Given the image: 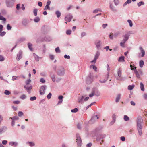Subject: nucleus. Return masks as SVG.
<instances>
[{
	"label": "nucleus",
	"instance_id": "nucleus-1",
	"mask_svg": "<svg viewBox=\"0 0 147 147\" xmlns=\"http://www.w3.org/2000/svg\"><path fill=\"white\" fill-rule=\"evenodd\" d=\"M56 73L57 75L60 76H64L65 73L64 68L61 66H59L57 68Z\"/></svg>",
	"mask_w": 147,
	"mask_h": 147
},
{
	"label": "nucleus",
	"instance_id": "nucleus-2",
	"mask_svg": "<svg viewBox=\"0 0 147 147\" xmlns=\"http://www.w3.org/2000/svg\"><path fill=\"white\" fill-rule=\"evenodd\" d=\"M136 67H134V72L136 75V77L140 79V75L142 76L143 75V73L141 69H139L137 71L136 69Z\"/></svg>",
	"mask_w": 147,
	"mask_h": 147
},
{
	"label": "nucleus",
	"instance_id": "nucleus-3",
	"mask_svg": "<svg viewBox=\"0 0 147 147\" xmlns=\"http://www.w3.org/2000/svg\"><path fill=\"white\" fill-rule=\"evenodd\" d=\"M15 0H5L6 6L8 7H11L13 5Z\"/></svg>",
	"mask_w": 147,
	"mask_h": 147
},
{
	"label": "nucleus",
	"instance_id": "nucleus-4",
	"mask_svg": "<svg viewBox=\"0 0 147 147\" xmlns=\"http://www.w3.org/2000/svg\"><path fill=\"white\" fill-rule=\"evenodd\" d=\"M76 137L78 146L79 147H80L81 146L82 140L79 134L77 133L76 134Z\"/></svg>",
	"mask_w": 147,
	"mask_h": 147
},
{
	"label": "nucleus",
	"instance_id": "nucleus-5",
	"mask_svg": "<svg viewBox=\"0 0 147 147\" xmlns=\"http://www.w3.org/2000/svg\"><path fill=\"white\" fill-rule=\"evenodd\" d=\"M137 127L139 134V135L141 136L142 134V126L141 125V124H137Z\"/></svg>",
	"mask_w": 147,
	"mask_h": 147
},
{
	"label": "nucleus",
	"instance_id": "nucleus-6",
	"mask_svg": "<svg viewBox=\"0 0 147 147\" xmlns=\"http://www.w3.org/2000/svg\"><path fill=\"white\" fill-rule=\"evenodd\" d=\"M47 86L46 85H43L41 86L39 90L40 94L41 95L44 94L45 93V90Z\"/></svg>",
	"mask_w": 147,
	"mask_h": 147
},
{
	"label": "nucleus",
	"instance_id": "nucleus-7",
	"mask_svg": "<svg viewBox=\"0 0 147 147\" xmlns=\"http://www.w3.org/2000/svg\"><path fill=\"white\" fill-rule=\"evenodd\" d=\"M92 76L91 74L90 73L86 78V82L87 84H90L91 83L92 81Z\"/></svg>",
	"mask_w": 147,
	"mask_h": 147
},
{
	"label": "nucleus",
	"instance_id": "nucleus-8",
	"mask_svg": "<svg viewBox=\"0 0 147 147\" xmlns=\"http://www.w3.org/2000/svg\"><path fill=\"white\" fill-rule=\"evenodd\" d=\"M98 96L100 95V93L96 88H94L92 89V97L94 96Z\"/></svg>",
	"mask_w": 147,
	"mask_h": 147
},
{
	"label": "nucleus",
	"instance_id": "nucleus-9",
	"mask_svg": "<svg viewBox=\"0 0 147 147\" xmlns=\"http://www.w3.org/2000/svg\"><path fill=\"white\" fill-rule=\"evenodd\" d=\"M73 18V16L72 14H69L67 15L65 17V20L66 21H67L68 22H70L71 21V19Z\"/></svg>",
	"mask_w": 147,
	"mask_h": 147
},
{
	"label": "nucleus",
	"instance_id": "nucleus-10",
	"mask_svg": "<svg viewBox=\"0 0 147 147\" xmlns=\"http://www.w3.org/2000/svg\"><path fill=\"white\" fill-rule=\"evenodd\" d=\"M109 8L113 12H117V10L116 9L115 7L113 5V3H112L111 1L109 2Z\"/></svg>",
	"mask_w": 147,
	"mask_h": 147
},
{
	"label": "nucleus",
	"instance_id": "nucleus-11",
	"mask_svg": "<svg viewBox=\"0 0 147 147\" xmlns=\"http://www.w3.org/2000/svg\"><path fill=\"white\" fill-rule=\"evenodd\" d=\"M30 22L26 18L23 19L22 24V25L25 26H28V24Z\"/></svg>",
	"mask_w": 147,
	"mask_h": 147
},
{
	"label": "nucleus",
	"instance_id": "nucleus-12",
	"mask_svg": "<svg viewBox=\"0 0 147 147\" xmlns=\"http://www.w3.org/2000/svg\"><path fill=\"white\" fill-rule=\"evenodd\" d=\"M129 36L130 35L128 33L122 36V37L123 38L122 40L124 42H126L128 40Z\"/></svg>",
	"mask_w": 147,
	"mask_h": 147
},
{
	"label": "nucleus",
	"instance_id": "nucleus-13",
	"mask_svg": "<svg viewBox=\"0 0 147 147\" xmlns=\"http://www.w3.org/2000/svg\"><path fill=\"white\" fill-rule=\"evenodd\" d=\"M100 55V53L98 51H97L95 55L94 58V59L92 60V63H95L96 62V60L98 59L99 56Z\"/></svg>",
	"mask_w": 147,
	"mask_h": 147
},
{
	"label": "nucleus",
	"instance_id": "nucleus-14",
	"mask_svg": "<svg viewBox=\"0 0 147 147\" xmlns=\"http://www.w3.org/2000/svg\"><path fill=\"white\" fill-rule=\"evenodd\" d=\"M106 136L105 135L99 134L97 136L96 140L98 142L100 139H103Z\"/></svg>",
	"mask_w": 147,
	"mask_h": 147
},
{
	"label": "nucleus",
	"instance_id": "nucleus-15",
	"mask_svg": "<svg viewBox=\"0 0 147 147\" xmlns=\"http://www.w3.org/2000/svg\"><path fill=\"white\" fill-rule=\"evenodd\" d=\"M25 40H26V38L24 37H22L20 38L17 40L16 42V44H19V43L25 41Z\"/></svg>",
	"mask_w": 147,
	"mask_h": 147
},
{
	"label": "nucleus",
	"instance_id": "nucleus-16",
	"mask_svg": "<svg viewBox=\"0 0 147 147\" xmlns=\"http://www.w3.org/2000/svg\"><path fill=\"white\" fill-rule=\"evenodd\" d=\"M22 51L21 50L19 51L18 53L17 54L16 59L18 61L19 60L22 58Z\"/></svg>",
	"mask_w": 147,
	"mask_h": 147
},
{
	"label": "nucleus",
	"instance_id": "nucleus-17",
	"mask_svg": "<svg viewBox=\"0 0 147 147\" xmlns=\"http://www.w3.org/2000/svg\"><path fill=\"white\" fill-rule=\"evenodd\" d=\"M143 121V120L140 116H138L136 122L137 124H141Z\"/></svg>",
	"mask_w": 147,
	"mask_h": 147
},
{
	"label": "nucleus",
	"instance_id": "nucleus-18",
	"mask_svg": "<svg viewBox=\"0 0 147 147\" xmlns=\"http://www.w3.org/2000/svg\"><path fill=\"white\" fill-rule=\"evenodd\" d=\"M7 129V128L6 126H2L0 128V134L5 132Z\"/></svg>",
	"mask_w": 147,
	"mask_h": 147
},
{
	"label": "nucleus",
	"instance_id": "nucleus-19",
	"mask_svg": "<svg viewBox=\"0 0 147 147\" xmlns=\"http://www.w3.org/2000/svg\"><path fill=\"white\" fill-rule=\"evenodd\" d=\"M98 119L99 117L97 115L92 116V123L96 121Z\"/></svg>",
	"mask_w": 147,
	"mask_h": 147
},
{
	"label": "nucleus",
	"instance_id": "nucleus-20",
	"mask_svg": "<svg viewBox=\"0 0 147 147\" xmlns=\"http://www.w3.org/2000/svg\"><path fill=\"white\" fill-rule=\"evenodd\" d=\"M84 96H81L79 97L78 98V102L79 103H82L84 102L83 100L84 98Z\"/></svg>",
	"mask_w": 147,
	"mask_h": 147
},
{
	"label": "nucleus",
	"instance_id": "nucleus-21",
	"mask_svg": "<svg viewBox=\"0 0 147 147\" xmlns=\"http://www.w3.org/2000/svg\"><path fill=\"white\" fill-rule=\"evenodd\" d=\"M24 88L27 90V92L30 93L29 92L31 90L32 88V86L31 85L30 86H24Z\"/></svg>",
	"mask_w": 147,
	"mask_h": 147
},
{
	"label": "nucleus",
	"instance_id": "nucleus-22",
	"mask_svg": "<svg viewBox=\"0 0 147 147\" xmlns=\"http://www.w3.org/2000/svg\"><path fill=\"white\" fill-rule=\"evenodd\" d=\"M100 42L101 41L100 40H96L95 42V44L96 45V47L98 49H99L100 46Z\"/></svg>",
	"mask_w": 147,
	"mask_h": 147
},
{
	"label": "nucleus",
	"instance_id": "nucleus-23",
	"mask_svg": "<svg viewBox=\"0 0 147 147\" xmlns=\"http://www.w3.org/2000/svg\"><path fill=\"white\" fill-rule=\"evenodd\" d=\"M92 123V117L88 121H86L85 122V125L86 127L87 126L89 125H91Z\"/></svg>",
	"mask_w": 147,
	"mask_h": 147
},
{
	"label": "nucleus",
	"instance_id": "nucleus-24",
	"mask_svg": "<svg viewBox=\"0 0 147 147\" xmlns=\"http://www.w3.org/2000/svg\"><path fill=\"white\" fill-rule=\"evenodd\" d=\"M105 78L104 79L103 81L100 80V82L101 83H105L106 82V81L108 80L109 77V74H108L106 75H105Z\"/></svg>",
	"mask_w": 147,
	"mask_h": 147
},
{
	"label": "nucleus",
	"instance_id": "nucleus-25",
	"mask_svg": "<svg viewBox=\"0 0 147 147\" xmlns=\"http://www.w3.org/2000/svg\"><path fill=\"white\" fill-rule=\"evenodd\" d=\"M139 49L141 51V53H142V57H143L145 55V51L141 47H139Z\"/></svg>",
	"mask_w": 147,
	"mask_h": 147
},
{
	"label": "nucleus",
	"instance_id": "nucleus-26",
	"mask_svg": "<svg viewBox=\"0 0 147 147\" xmlns=\"http://www.w3.org/2000/svg\"><path fill=\"white\" fill-rule=\"evenodd\" d=\"M33 56L35 57V59L36 61H39V58L40 57L37 56L35 53H33Z\"/></svg>",
	"mask_w": 147,
	"mask_h": 147
},
{
	"label": "nucleus",
	"instance_id": "nucleus-27",
	"mask_svg": "<svg viewBox=\"0 0 147 147\" xmlns=\"http://www.w3.org/2000/svg\"><path fill=\"white\" fill-rule=\"evenodd\" d=\"M131 0H127L126 2L124 3V4L123 5V7H125L127 5V4H129L131 3Z\"/></svg>",
	"mask_w": 147,
	"mask_h": 147
},
{
	"label": "nucleus",
	"instance_id": "nucleus-28",
	"mask_svg": "<svg viewBox=\"0 0 147 147\" xmlns=\"http://www.w3.org/2000/svg\"><path fill=\"white\" fill-rule=\"evenodd\" d=\"M44 40L47 41H50L52 40V39L49 36H46L44 38Z\"/></svg>",
	"mask_w": 147,
	"mask_h": 147
},
{
	"label": "nucleus",
	"instance_id": "nucleus-29",
	"mask_svg": "<svg viewBox=\"0 0 147 147\" xmlns=\"http://www.w3.org/2000/svg\"><path fill=\"white\" fill-rule=\"evenodd\" d=\"M121 95L120 94H119L117 95L116 98L115 102H116L117 103L119 101L120 99Z\"/></svg>",
	"mask_w": 147,
	"mask_h": 147
},
{
	"label": "nucleus",
	"instance_id": "nucleus-30",
	"mask_svg": "<svg viewBox=\"0 0 147 147\" xmlns=\"http://www.w3.org/2000/svg\"><path fill=\"white\" fill-rule=\"evenodd\" d=\"M9 145L12 146L14 145L15 146H16L18 145V143L17 142H11L9 143Z\"/></svg>",
	"mask_w": 147,
	"mask_h": 147
},
{
	"label": "nucleus",
	"instance_id": "nucleus-31",
	"mask_svg": "<svg viewBox=\"0 0 147 147\" xmlns=\"http://www.w3.org/2000/svg\"><path fill=\"white\" fill-rule=\"evenodd\" d=\"M26 144H28L31 147L34 146L35 145V143L32 142H26Z\"/></svg>",
	"mask_w": 147,
	"mask_h": 147
},
{
	"label": "nucleus",
	"instance_id": "nucleus-32",
	"mask_svg": "<svg viewBox=\"0 0 147 147\" xmlns=\"http://www.w3.org/2000/svg\"><path fill=\"white\" fill-rule=\"evenodd\" d=\"M28 45L29 50L31 51H33V49L31 47L32 46V45L31 43L29 42L28 43Z\"/></svg>",
	"mask_w": 147,
	"mask_h": 147
},
{
	"label": "nucleus",
	"instance_id": "nucleus-33",
	"mask_svg": "<svg viewBox=\"0 0 147 147\" xmlns=\"http://www.w3.org/2000/svg\"><path fill=\"white\" fill-rule=\"evenodd\" d=\"M140 88L142 91H144V86L142 82H140Z\"/></svg>",
	"mask_w": 147,
	"mask_h": 147
},
{
	"label": "nucleus",
	"instance_id": "nucleus-34",
	"mask_svg": "<svg viewBox=\"0 0 147 147\" xmlns=\"http://www.w3.org/2000/svg\"><path fill=\"white\" fill-rule=\"evenodd\" d=\"M9 119H11L13 120H17L19 119V118L17 116H14L12 117H11L9 118Z\"/></svg>",
	"mask_w": 147,
	"mask_h": 147
},
{
	"label": "nucleus",
	"instance_id": "nucleus-35",
	"mask_svg": "<svg viewBox=\"0 0 147 147\" xmlns=\"http://www.w3.org/2000/svg\"><path fill=\"white\" fill-rule=\"evenodd\" d=\"M55 13L57 15V18H59L60 17L61 15V13L59 11H57L55 12Z\"/></svg>",
	"mask_w": 147,
	"mask_h": 147
},
{
	"label": "nucleus",
	"instance_id": "nucleus-36",
	"mask_svg": "<svg viewBox=\"0 0 147 147\" xmlns=\"http://www.w3.org/2000/svg\"><path fill=\"white\" fill-rule=\"evenodd\" d=\"M144 61L143 60H141L140 61L139 66L140 67H143V66L144 65Z\"/></svg>",
	"mask_w": 147,
	"mask_h": 147
},
{
	"label": "nucleus",
	"instance_id": "nucleus-37",
	"mask_svg": "<svg viewBox=\"0 0 147 147\" xmlns=\"http://www.w3.org/2000/svg\"><path fill=\"white\" fill-rule=\"evenodd\" d=\"M102 12V11L101 9H99L98 8L96 9L95 10H94L92 12L93 13H97L98 11Z\"/></svg>",
	"mask_w": 147,
	"mask_h": 147
},
{
	"label": "nucleus",
	"instance_id": "nucleus-38",
	"mask_svg": "<svg viewBox=\"0 0 147 147\" xmlns=\"http://www.w3.org/2000/svg\"><path fill=\"white\" fill-rule=\"evenodd\" d=\"M124 59V57L123 56H121L119 58V60H118V61H119L124 62V61H125Z\"/></svg>",
	"mask_w": 147,
	"mask_h": 147
},
{
	"label": "nucleus",
	"instance_id": "nucleus-39",
	"mask_svg": "<svg viewBox=\"0 0 147 147\" xmlns=\"http://www.w3.org/2000/svg\"><path fill=\"white\" fill-rule=\"evenodd\" d=\"M1 14L3 15H6V14L7 13V12L4 9H2L1 10Z\"/></svg>",
	"mask_w": 147,
	"mask_h": 147
},
{
	"label": "nucleus",
	"instance_id": "nucleus-40",
	"mask_svg": "<svg viewBox=\"0 0 147 147\" xmlns=\"http://www.w3.org/2000/svg\"><path fill=\"white\" fill-rule=\"evenodd\" d=\"M124 120L125 121H127L129 120V118L126 115L124 116Z\"/></svg>",
	"mask_w": 147,
	"mask_h": 147
},
{
	"label": "nucleus",
	"instance_id": "nucleus-41",
	"mask_svg": "<svg viewBox=\"0 0 147 147\" xmlns=\"http://www.w3.org/2000/svg\"><path fill=\"white\" fill-rule=\"evenodd\" d=\"M34 20L35 22L37 23L39 22L40 20L38 17H36L35 18Z\"/></svg>",
	"mask_w": 147,
	"mask_h": 147
},
{
	"label": "nucleus",
	"instance_id": "nucleus-42",
	"mask_svg": "<svg viewBox=\"0 0 147 147\" xmlns=\"http://www.w3.org/2000/svg\"><path fill=\"white\" fill-rule=\"evenodd\" d=\"M1 13H0V20L5 22L6 21V19L4 17L2 16L1 15Z\"/></svg>",
	"mask_w": 147,
	"mask_h": 147
},
{
	"label": "nucleus",
	"instance_id": "nucleus-43",
	"mask_svg": "<svg viewBox=\"0 0 147 147\" xmlns=\"http://www.w3.org/2000/svg\"><path fill=\"white\" fill-rule=\"evenodd\" d=\"M113 1L115 5L116 6H117L119 4V0H113Z\"/></svg>",
	"mask_w": 147,
	"mask_h": 147
},
{
	"label": "nucleus",
	"instance_id": "nucleus-44",
	"mask_svg": "<svg viewBox=\"0 0 147 147\" xmlns=\"http://www.w3.org/2000/svg\"><path fill=\"white\" fill-rule=\"evenodd\" d=\"M144 3L143 1H140L139 2L137 3V5L138 7H140L142 5H144Z\"/></svg>",
	"mask_w": 147,
	"mask_h": 147
},
{
	"label": "nucleus",
	"instance_id": "nucleus-45",
	"mask_svg": "<svg viewBox=\"0 0 147 147\" xmlns=\"http://www.w3.org/2000/svg\"><path fill=\"white\" fill-rule=\"evenodd\" d=\"M37 98L36 96H33V97H31L30 98V101H33L35 100H36Z\"/></svg>",
	"mask_w": 147,
	"mask_h": 147
},
{
	"label": "nucleus",
	"instance_id": "nucleus-46",
	"mask_svg": "<svg viewBox=\"0 0 147 147\" xmlns=\"http://www.w3.org/2000/svg\"><path fill=\"white\" fill-rule=\"evenodd\" d=\"M134 86V85H129L128 86V89L129 90H132L133 89Z\"/></svg>",
	"mask_w": 147,
	"mask_h": 147
},
{
	"label": "nucleus",
	"instance_id": "nucleus-47",
	"mask_svg": "<svg viewBox=\"0 0 147 147\" xmlns=\"http://www.w3.org/2000/svg\"><path fill=\"white\" fill-rule=\"evenodd\" d=\"M78 108H76L73 109L71 110V111L72 113H76L78 111Z\"/></svg>",
	"mask_w": 147,
	"mask_h": 147
},
{
	"label": "nucleus",
	"instance_id": "nucleus-48",
	"mask_svg": "<svg viewBox=\"0 0 147 147\" xmlns=\"http://www.w3.org/2000/svg\"><path fill=\"white\" fill-rule=\"evenodd\" d=\"M4 94L7 95H9L10 94V91L7 90H5L4 92Z\"/></svg>",
	"mask_w": 147,
	"mask_h": 147
},
{
	"label": "nucleus",
	"instance_id": "nucleus-49",
	"mask_svg": "<svg viewBox=\"0 0 147 147\" xmlns=\"http://www.w3.org/2000/svg\"><path fill=\"white\" fill-rule=\"evenodd\" d=\"M71 30L69 29L67 30L66 31V34L68 35H70L71 34Z\"/></svg>",
	"mask_w": 147,
	"mask_h": 147
},
{
	"label": "nucleus",
	"instance_id": "nucleus-50",
	"mask_svg": "<svg viewBox=\"0 0 147 147\" xmlns=\"http://www.w3.org/2000/svg\"><path fill=\"white\" fill-rule=\"evenodd\" d=\"M20 98L22 100H24L26 98V96L25 95L23 94L20 96Z\"/></svg>",
	"mask_w": 147,
	"mask_h": 147
},
{
	"label": "nucleus",
	"instance_id": "nucleus-51",
	"mask_svg": "<svg viewBox=\"0 0 147 147\" xmlns=\"http://www.w3.org/2000/svg\"><path fill=\"white\" fill-rule=\"evenodd\" d=\"M38 11V9H34L33 10V13L34 15L35 16H36L37 15V12Z\"/></svg>",
	"mask_w": 147,
	"mask_h": 147
},
{
	"label": "nucleus",
	"instance_id": "nucleus-52",
	"mask_svg": "<svg viewBox=\"0 0 147 147\" xmlns=\"http://www.w3.org/2000/svg\"><path fill=\"white\" fill-rule=\"evenodd\" d=\"M47 9L50 10V8L49 6L46 5L45 6V8H44V10L45 11L47 10Z\"/></svg>",
	"mask_w": 147,
	"mask_h": 147
},
{
	"label": "nucleus",
	"instance_id": "nucleus-53",
	"mask_svg": "<svg viewBox=\"0 0 147 147\" xmlns=\"http://www.w3.org/2000/svg\"><path fill=\"white\" fill-rule=\"evenodd\" d=\"M55 51L57 53L60 52V51L59 47H57L55 49Z\"/></svg>",
	"mask_w": 147,
	"mask_h": 147
},
{
	"label": "nucleus",
	"instance_id": "nucleus-54",
	"mask_svg": "<svg viewBox=\"0 0 147 147\" xmlns=\"http://www.w3.org/2000/svg\"><path fill=\"white\" fill-rule=\"evenodd\" d=\"M11 28L12 27L11 26H10L9 24H7V30H10L11 29Z\"/></svg>",
	"mask_w": 147,
	"mask_h": 147
},
{
	"label": "nucleus",
	"instance_id": "nucleus-55",
	"mask_svg": "<svg viewBox=\"0 0 147 147\" xmlns=\"http://www.w3.org/2000/svg\"><path fill=\"white\" fill-rule=\"evenodd\" d=\"M86 35V34L85 32H82L81 34V38H82L84 36H85Z\"/></svg>",
	"mask_w": 147,
	"mask_h": 147
},
{
	"label": "nucleus",
	"instance_id": "nucleus-56",
	"mask_svg": "<svg viewBox=\"0 0 147 147\" xmlns=\"http://www.w3.org/2000/svg\"><path fill=\"white\" fill-rule=\"evenodd\" d=\"M127 22L129 24V26L130 27H132L133 26V24L131 21L130 20H127Z\"/></svg>",
	"mask_w": 147,
	"mask_h": 147
},
{
	"label": "nucleus",
	"instance_id": "nucleus-57",
	"mask_svg": "<svg viewBox=\"0 0 147 147\" xmlns=\"http://www.w3.org/2000/svg\"><path fill=\"white\" fill-rule=\"evenodd\" d=\"M51 96H52V94L51 92L49 93L47 96V99H50L51 98Z\"/></svg>",
	"mask_w": 147,
	"mask_h": 147
},
{
	"label": "nucleus",
	"instance_id": "nucleus-58",
	"mask_svg": "<svg viewBox=\"0 0 147 147\" xmlns=\"http://www.w3.org/2000/svg\"><path fill=\"white\" fill-rule=\"evenodd\" d=\"M92 69L94 70L96 72L98 71V70L97 69V67H96L94 65H92Z\"/></svg>",
	"mask_w": 147,
	"mask_h": 147
},
{
	"label": "nucleus",
	"instance_id": "nucleus-59",
	"mask_svg": "<svg viewBox=\"0 0 147 147\" xmlns=\"http://www.w3.org/2000/svg\"><path fill=\"white\" fill-rule=\"evenodd\" d=\"M23 115V113L22 111H19L18 112V115L19 117H21Z\"/></svg>",
	"mask_w": 147,
	"mask_h": 147
},
{
	"label": "nucleus",
	"instance_id": "nucleus-60",
	"mask_svg": "<svg viewBox=\"0 0 147 147\" xmlns=\"http://www.w3.org/2000/svg\"><path fill=\"white\" fill-rule=\"evenodd\" d=\"M31 82V80L30 79L27 80L26 81V85H28L29 83Z\"/></svg>",
	"mask_w": 147,
	"mask_h": 147
},
{
	"label": "nucleus",
	"instance_id": "nucleus-61",
	"mask_svg": "<svg viewBox=\"0 0 147 147\" xmlns=\"http://www.w3.org/2000/svg\"><path fill=\"white\" fill-rule=\"evenodd\" d=\"M117 74L118 76L119 77H121V71H120V70H119L118 71Z\"/></svg>",
	"mask_w": 147,
	"mask_h": 147
},
{
	"label": "nucleus",
	"instance_id": "nucleus-62",
	"mask_svg": "<svg viewBox=\"0 0 147 147\" xmlns=\"http://www.w3.org/2000/svg\"><path fill=\"white\" fill-rule=\"evenodd\" d=\"M4 60V58L3 56L0 55V61H2Z\"/></svg>",
	"mask_w": 147,
	"mask_h": 147
},
{
	"label": "nucleus",
	"instance_id": "nucleus-63",
	"mask_svg": "<svg viewBox=\"0 0 147 147\" xmlns=\"http://www.w3.org/2000/svg\"><path fill=\"white\" fill-rule=\"evenodd\" d=\"M40 82H41L44 83L45 82V80L43 78L40 79Z\"/></svg>",
	"mask_w": 147,
	"mask_h": 147
},
{
	"label": "nucleus",
	"instance_id": "nucleus-64",
	"mask_svg": "<svg viewBox=\"0 0 147 147\" xmlns=\"http://www.w3.org/2000/svg\"><path fill=\"white\" fill-rule=\"evenodd\" d=\"M6 34V32L5 31H3L2 32H1L0 36H4Z\"/></svg>",
	"mask_w": 147,
	"mask_h": 147
}]
</instances>
